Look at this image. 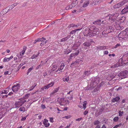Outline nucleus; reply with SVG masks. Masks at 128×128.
Instances as JSON below:
<instances>
[{
	"label": "nucleus",
	"mask_w": 128,
	"mask_h": 128,
	"mask_svg": "<svg viewBox=\"0 0 128 128\" xmlns=\"http://www.w3.org/2000/svg\"><path fill=\"white\" fill-rule=\"evenodd\" d=\"M86 30L84 32V36L92 37L95 36L98 33V29L95 26H92L89 29L88 28L85 29Z\"/></svg>",
	"instance_id": "1"
},
{
	"label": "nucleus",
	"mask_w": 128,
	"mask_h": 128,
	"mask_svg": "<svg viewBox=\"0 0 128 128\" xmlns=\"http://www.w3.org/2000/svg\"><path fill=\"white\" fill-rule=\"evenodd\" d=\"M124 17H122L119 19H118V20H116L115 21V23L116 24L114 26L115 28L117 30H121L122 29V28L120 26L119 24L122 22H123L125 19Z\"/></svg>",
	"instance_id": "2"
},
{
	"label": "nucleus",
	"mask_w": 128,
	"mask_h": 128,
	"mask_svg": "<svg viewBox=\"0 0 128 128\" xmlns=\"http://www.w3.org/2000/svg\"><path fill=\"white\" fill-rule=\"evenodd\" d=\"M26 101L24 98H21L18 101L16 102L14 104V108H18Z\"/></svg>",
	"instance_id": "3"
},
{
	"label": "nucleus",
	"mask_w": 128,
	"mask_h": 128,
	"mask_svg": "<svg viewBox=\"0 0 128 128\" xmlns=\"http://www.w3.org/2000/svg\"><path fill=\"white\" fill-rule=\"evenodd\" d=\"M124 58H123V56L122 58L120 59L119 60L118 62L116 64H114V65L112 66H111V68H115L119 66H124L125 64H124V61L123 60Z\"/></svg>",
	"instance_id": "4"
},
{
	"label": "nucleus",
	"mask_w": 128,
	"mask_h": 128,
	"mask_svg": "<svg viewBox=\"0 0 128 128\" xmlns=\"http://www.w3.org/2000/svg\"><path fill=\"white\" fill-rule=\"evenodd\" d=\"M58 100L60 104L61 105L65 106L68 104L70 102L68 100L64 98H61Z\"/></svg>",
	"instance_id": "5"
},
{
	"label": "nucleus",
	"mask_w": 128,
	"mask_h": 128,
	"mask_svg": "<svg viewBox=\"0 0 128 128\" xmlns=\"http://www.w3.org/2000/svg\"><path fill=\"white\" fill-rule=\"evenodd\" d=\"M127 2H128V0H124L114 5L113 7L114 8H118Z\"/></svg>",
	"instance_id": "6"
},
{
	"label": "nucleus",
	"mask_w": 128,
	"mask_h": 128,
	"mask_svg": "<svg viewBox=\"0 0 128 128\" xmlns=\"http://www.w3.org/2000/svg\"><path fill=\"white\" fill-rule=\"evenodd\" d=\"M118 76L122 78H126L128 76V72L127 70L121 72L118 74Z\"/></svg>",
	"instance_id": "7"
},
{
	"label": "nucleus",
	"mask_w": 128,
	"mask_h": 128,
	"mask_svg": "<svg viewBox=\"0 0 128 128\" xmlns=\"http://www.w3.org/2000/svg\"><path fill=\"white\" fill-rule=\"evenodd\" d=\"M125 32L124 31H122L118 34V39L120 40H122V39H124V38H126L125 34Z\"/></svg>",
	"instance_id": "8"
},
{
	"label": "nucleus",
	"mask_w": 128,
	"mask_h": 128,
	"mask_svg": "<svg viewBox=\"0 0 128 128\" xmlns=\"http://www.w3.org/2000/svg\"><path fill=\"white\" fill-rule=\"evenodd\" d=\"M20 87V84H16L14 85L12 87V90L14 92H16L18 91Z\"/></svg>",
	"instance_id": "9"
},
{
	"label": "nucleus",
	"mask_w": 128,
	"mask_h": 128,
	"mask_svg": "<svg viewBox=\"0 0 128 128\" xmlns=\"http://www.w3.org/2000/svg\"><path fill=\"white\" fill-rule=\"evenodd\" d=\"M79 53V51L77 50L76 52L74 53L71 54L70 55V58H69V60L73 59V58H74L75 56H76Z\"/></svg>",
	"instance_id": "10"
},
{
	"label": "nucleus",
	"mask_w": 128,
	"mask_h": 128,
	"mask_svg": "<svg viewBox=\"0 0 128 128\" xmlns=\"http://www.w3.org/2000/svg\"><path fill=\"white\" fill-rule=\"evenodd\" d=\"M6 108L4 107L0 108V119L2 118L3 115L5 113Z\"/></svg>",
	"instance_id": "11"
},
{
	"label": "nucleus",
	"mask_w": 128,
	"mask_h": 128,
	"mask_svg": "<svg viewBox=\"0 0 128 128\" xmlns=\"http://www.w3.org/2000/svg\"><path fill=\"white\" fill-rule=\"evenodd\" d=\"M117 74L116 73H114L113 74H111L109 75L108 78V79L109 80H110L113 79L116 76Z\"/></svg>",
	"instance_id": "12"
},
{
	"label": "nucleus",
	"mask_w": 128,
	"mask_h": 128,
	"mask_svg": "<svg viewBox=\"0 0 128 128\" xmlns=\"http://www.w3.org/2000/svg\"><path fill=\"white\" fill-rule=\"evenodd\" d=\"M10 89L9 87H8L5 90H2L0 92V94H6L9 92L8 90Z\"/></svg>",
	"instance_id": "13"
},
{
	"label": "nucleus",
	"mask_w": 128,
	"mask_h": 128,
	"mask_svg": "<svg viewBox=\"0 0 128 128\" xmlns=\"http://www.w3.org/2000/svg\"><path fill=\"white\" fill-rule=\"evenodd\" d=\"M123 58H124L126 59L124 60V64H127L128 65V53L124 54L123 56Z\"/></svg>",
	"instance_id": "14"
},
{
	"label": "nucleus",
	"mask_w": 128,
	"mask_h": 128,
	"mask_svg": "<svg viewBox=\"0 0 128 128\" xmlns=\"http://www.w3.org/2000/svg\"><path fill=\"white\" fill-rule=\"evenodd\" d=\"M123 58H124L126 59L124 60V64H127L128 65V53L124 54L123 56Z\"/></svg>",
	"instance_id": "15"
},
{
	"label": "nucleus",
	"mask_w": 128,
	"mask_h": 128,
	"mask_svg": "<svg viewBox=\"0 0 128 128\" xmlns=\"http://www.w3.org/2000/svg\"><path fill=\"white\" fill-rule=\"evenodd\" d=\"M123 58H124L126 59L124 60V64H127L128 65V53L124 54L123 56Z\"/></svg>",
	"instance_id": "16"
},
{
	"label": "nucleus",
	"mask_w": 128,
	"mask_h": 128,
	"mask_svg": "<svg viewBox=\"0 0 128 128\" xmlns=\"http://www.w3.org/2000/svg\"><path fill=\"white\" fill-rule=\"evenodd\" d=\"M123 58H124L126 59L124 60V64H127L128 65V53L124 54L123 56Z\"/></svg>",
	"instance_id": "17"
},
{
	"label": "nucleus",
	"mask_w": 128,
	"mask_h": 128,
	"mask_svg": "<svg viewBox=\"0 0 128 128\" xmlns=\"http://www.w3.org/2000/svg\"><path fill=\"white\" fill-rule=\"evenodd\" d=\"M97 84L95 82H93L92 83H91V85L90 87H89V86H88V87H89L88 88V89H87V90H92L97 85Z\"/></svg>",
	"instance_id": "18"
},
{
	"label": "nucleus",
	"mask_w": 128,
	"mask_h": 128,
	"mask_svg": "<svg viewBox=\"0 0 128 128\" xmlns=\"http://www.w3.org/2000/svg\"><path fill=\"white\" fill-rule=\"evenodd\" d=\"M13 58L12 56H11L10 58H8L6 57H4L3 60L4 62H6L10 61L11 59Z\"/></svg>",
	"instance_id": "19"
},
{
	"label": "nucleus",
	"mask_w": 128,
	"mask_h": 128,
	"mask_svg": "<svg viewBox=\"0 0 128 128\" xmlns=\"http://www.w3.org/2000/svg\"><path fill=\"white\" fill-rule=\"evenodd\" d=\"M90 43L88 42H86L83 44V45L85 46L84 48L85 49H86L88 48L87 47H88L90 45Z\"/></svg>",
	"instance_id": "20"
},
{
	"label": "nucleus",
	"mask_w": 128,
	"mask_h": 128,
	"mask_svg": "<svg viewBox=\"0 0 128 128\" xmlns=\"http://www.w3.org/2000/svg\"><path fill=\"white\" fill-rule=\"evenodd\" d=\"M128 11V6L126 5L125 8H124L121 11V13L124 14L126 13Z\"/></svg>",
	"instance_id": "21"
},
{
	"label": "nucleus",
	"mask_w": 128,
	"mask_h": 128,
	"mask_svg": "<svg viewBox=\"0 0 128 128\" xmlns=\"http://www.w3.org/2000/svg\"><path fill=\"white\" fill-rule=\"evenodd\" d=\"M48 122V120L45 119L43 122V124L46 127L50 125V124Z\"/></svg>",
	"instance_id": "22"
},
{
	"label": "nucleus",
	"mask_w": 128,
	"mask_h": 128,
	"mask_svg": "<svg viewBox=\"0 0 128 128\" xmlns=\"http://www.w3.org/2000/svg\"><path fill=\"white\" fill-rule=\"evenodd\" d=\"M89 0H85L83 4V7L85 8L87 7L89 4Z\"/></svg>",
	"instance_id": "23"
},
{
	"label": "nucleus",
	"mask_w": 128,
	"mask_h": 128,
	"mask_svg": "<svg viewBox=\"0 0 128 128\" xmlns=\"http://www.w3.org/2000/svg\"><path fill=\"white\" fill-rule=\"evenodd\" d=\"M107 17L109 18L110 20H111L113 21V22L114 21L115 22L116 21V19H114V17L112 14L108 16Z\"/></svg>",
	"instance_id": "24"
},
{
	"label": "nucleus",
	"mask_w": 128,
	"mask_h": 128,
	"mask_svg": "<svg viewBox=\"0 0 128 128\" xmlns=\"http://www.w3.org/2000/svg\"><path fill=\"white\" fill-rule=\"evenodd\" d=\"M59 88V87L55 88L54 90L50 93V95L52 96L57 92Z\"/></svg>",
	"instance_id": "25"
},
{
	"label": "nucleus",
	"mask_w": 128,
	"mask_h": 128,
	"mask_svg": "<svg viewBox=\"0 0 128 128\" xmlns=\"http://www.w3.org/2000/svg\"><path fill=\"white\" fill-rule=\"evenodd\" d=\"M120 98L119 96L116 97L115 98H113L112 100V101L113 102H117L118 101L120 100Z\"/></svg>",
	"instance_id": "26"
},
{
	"label": "nucleus",
	"mask_w": 128,
	"mask_h": 128,
	"mask_svg": "<svg viewBox=\"0 0 128 128\" xmlns=\"http://www.w3.org/2000/svg\"><path fill=\"white\" fill-rule=\"evenodd\" d=\"M64 66V63L61 64L60 66L58 68L57 70L56 71V72H58V70L60 71L63 69Z\"/></svg>",
	"instance_id": "27"
},
{
	"label": "nucleus",
	"mask_w": 128,
	"mask_h": 128,
	"mask_svg": "<svg viewBox=\"0 0 128 128\" xmlns=\"http://www.w3.org/2000/svg\"><path fill=\"white\" fill-rule=\"evenodd\" d=\"M26 49V46H24L23 47V49L20 53V55L21 56H23L25 52Z\"/></svg>",
	"instance_id": "28"
},
{
	"label": "nucleus",
	"mask_w": 128,
	"mask_h": 128,
	"mask_svg": "<svg viewBox=\"0 0 128 128\" xmlns=\"http://www.w3.org/2000/svg\"><path fill=\"white\" fill-rule=\"evenodd\" d=\"M74 6L75 5H73L72 4L66 6V9L67 10L69 9H71L72 8L74 7Z\"/></svg>",
	"instance_id": "29"
},
{
	"label": "nucleus",
	"mask_w": 128,
	"mask_h": 128,
	"mask_svg": "<svg viewBox=\"0 0 128 128\" xmlns=\"http://www.w3.org/2000/svg\"><path fill=\"white\" fill-rule=\"evenodd\" d=\"M112 15L114 17V19H116L117 17L119 15V14L117 12H115L112 14Z\"/></svg>",
	"instance_id": "30"
},
{
	"label": "nucleus",
	"mask_w": 128,
	"mask_h": 128,
	"mask_svg": "<svg viewBox=\"0 0 128 128\" xmlns=\"http://www.w3.org/2000/svg\"><path fill=\"white\" fill-rule=\"evenodd\" d=\"M54 82H52L49 83L48 84H47L46 85L48 86V88H49L50 87H52L54 85Z\"/></svg>",
	"instance_id": "31"
},
{
	"label": "nucleus",
	"mask_w": 128,
	"mask_h": 128,
	"mask_svg": "<svg viewBox=\"0 0 128 128\" xmlns=\"http://www.w3.org/2000/svg\"><path fill=\"white\" fill-rule=\"evenodd\" d=\"M97 48L98 49H99L100 50H101L105 49L106 48V47L105 46H98Z\"/></svg>",
	"instance_id": "32"
},
{
	"label": "nucleus",
	"mask_w": 128,
	"mask_h": 128,
	"mask_svg": "<svg viewBox=\"0 0 128 128\" xmlns=\"http://www.w3.org/2000/svg\"><path fill=\"white\" fill-rule=\"evenodd\" d=\"M19 110L21 112H23L26 111L25 108L24 106H21L19 108Z\"/></svg>",
	"instance_id": "33"
},
{
	"label": "nucleus",
	"mask_w": 128,
	"mask_h": 128,
	"mask_svg": "<svg viewBox=\"0 0 128 128\" xmlns=\"http://www.w3.org/2000/svg\"><path fill=\"white\" fill-rule=\"evenodd\" d=\"M45 39L44 38H38L37 40H35V42H34V43H35L36 42H40V41H41V42H44V40H45Z\"/></svg>",
	"instance_id": "34"
},
{
	"label": "nucleus",
	"mask_w": 128,
	"mask_h": 128,
	"mask_svg": "<svg viewBox=\"0 0 128 128\" xmlns=\"http://www.w3.org/2000/svg\"><path fill=\"white\" fill-rule=\"evenodd\" d=\"M36 83H34L33 85L32 86L29 88L28 90L29 91H30L32 90L34 87L36 86Z\"/></svg>",
	"instance_id": "35"
},
{
	"label": "nucleus",
	"mask_w": 128,
	"mask_h": 128,
	"mask_svg": "<svg viewBox=\"0 0 128 128\" xmlns=\"http://www.w3.org/2000/svg\"><path fill=\"white\" fill-rule=\"evenodd\" d=\"M125 32V34H126V38H128V28H126L125 30H124Z\"/></svg>",
	"instance_id": "36"
},
{
	"label": "nucleus",
	"mask_w": 128,
	"mask_h": 128,
	"mask_svg": "<svg viewBox=\"0 0 128 128\" xmlns=\"http://www.w3.org/2000/svg\"><path fill=\"white\" fill-rule=\"evenodd\" d=\"M101 20H96L94 22V24H97L100 25V24Z\"/></svg>",
	"instance_id": "37"
},
{
	"label": "nucleus",
	"mask_w": 128,
	"mask_h": 128,
	"mask_svg": "<svg viewBox=\"0 0 128 128\" xmlns=\"http://www.w3.org/2000/svg\"><path fill=\"white\" fill-rule=\"evenodd\" d=\"M70 38V37H69V36L68 37V36H67L66 38H63L61 40L60 42H64L65 41H66L67 40H68V38Z\"/></svg>",
	"instance_id": "38"
},
{
	"label": "nucleus",
	"mask_w": 128,
	"mask_h": 128,
	"mask_svg": "<svg viewBox=\"0 0 128 128\" xmlns=\"http://www.w3.org/2000/svg\"><path fill=\"white\" fill-rule=\"evenodd\" d=\"M94 2H93L92 5H96L98 4V2H99V0H95Z\"/></svg>",
	"instance_id": "39"
},
{
	"label": "nucleus",
	"mask_w": 128,
	"mask_h": 128,
	"mask_svg": "<svg viewBox=\"0 0 128 128\" xmlns=\"http://www.w3.org/2000/svg\"><path fill=\"white\" fill-rule=\"evenodd\" d=\"M84 73L86 75L88 76L91 74V72L90 71H86Z\"/></svg>",
	"instance_id": "40"
},
{
	"label": "nucleus",
	"mask_w": 128,
	"mask_h": 128,
	"mask_svg": "<svg viewBox=\"0 0 128 128\" xmlns=\"http://www.w3.org/2000/svg\"><path fill=\"white\" fill-rule=\"evenodd\" d=\"M4 10H2L1 12H0V17L2 16H3L4 14L6 13V12H5L4 13H3V12H4Z\"/></svg>",
	"instance_id": "41"
},
{
	"label": "nucleus",
	"mask_w": 128,
	"mask_h": 128,
	"mask_svg": "<svg viewBox=\"0 0 128 128\" xmlns=\"http://www.w3.org/2000/svg\"><path fill=\"white\" fill-rule=\"evenodd\" d=\"M33 66L31 67L28 70V72L27 73V75H28L30 72L33 69Z\"/></svg>",
	"instance_id": "42"
},
{
	"label": "nucleus",
	"mask_w": 128,
	"mask_h": 128,
	"mask_svg": "<svg viewBox=\"0 0 128 128\" xmlns=\"http://www.w3.org/2000/svg\"><path fill=\"white\" fill-rule=\"evenodd\" d=\"M87 102L86 101H84L83 104V108L84 110H85L86 108V105Z\"/></svg>",
	"instance_id": "43"
},
{
	"label": "nucleus",
	"mask_w": 128,
	"mask_h": 128,
	"mask_svg": "<svg viewBox=\"0 0 128 128\" xmlns=\"http://www.w3.org/2000/svg\"><path fill=\"white\" fill-rule=\"evenodd\" d=\"M110 29L109 28H108L106 30H105L104 31V32H105V33L106 34H108L110 32H111L110 31Z\"/></svg>",
	"instance_id": "44"
},
{
	"label": "nucleus",
	"mask_w": 128,
	"mask_h": 128,
	"mask_svg": "<svg viewBox=\"0 0 128 128\" xmlns=\"http://www.w3.org/2000/svg\"><path fill=\"white\" fill-rule=\"evenodd\" d=\"M71 52V50H66L64 52V53L65 54H68Z\"/></svg>",
	"instance_id": "45"
},
{
	"label": "nucleus",
	"mask_w": 128,
	"mask_h": 128,
	"mask_svg": "<svg viewBox=\"0 0 128 128\" xmlns=\"http://www.w3.org/2000/svg\"><path fill=\"white\" fill-rule=\"evenodd\" d=\"M100 123V122L98 120H96L94 122V125H96Z\"/></svg>",
	"instance_id": "46"
},
{
	"label": "nucleus",
	"mask_w": 128,
	"mask_h": 128,
	"mask_svg": "<svg viewBox=\"0 0 128 128\" xmlns=\"http://www.w3.org/2000/svg\"><path fill=\"white\" fill-rule=\"evenodd\" d=\"M39 55V54H34L31 56V58L32 59H33L36 58Z\"/></svg>",
	"instance_id": "47"
},
{
	"label": "nucleus",
	"mask_w": 128,
	"mask_h": 128,
	"mask_svg": "<svg viewBox=\"0 0 128 128\" xmlns=\"http://www.w3.org/2000/svg\"><path fill=\"white\" fill-rule=\"evenodd\" d=\"M72 116L70 115L66 116L62 118H66V119H68L70 118Z\"/></svg>",
	"instance_id": "48"
},
{
	"label": "nucleus",
	"mask_w": 128,
	"mask_h": 128,
	"mask_svg": "<svg viewBox=\"0 0 128 128\" xmlns=\"http://www.w3.org/2000/svg\"><path fill=\"white\" fill-rule=\"evenodd\" d=\"M108 28H109L110 30V31L111 32H113L114 30V28L112 26L108 27Z\"/></svg>",
	"instance_id": "49"
},
{
	"label": "nucleus",
	"mask_w": 128,
	"mask_h": 128,
	"mask_svg": "<svg viewBox=\"0 0 128 128\" xmlns=\"http://www.w3.org/2000/svg\"><path fill=\"white\" fill-rule=\"evenodd\" d=\"M9 7H8L6 9H4L3 10H4L5 11H4V12H3V13H4V12H6V13L8 12V11H9V10H10V9H8V8H9Z\"/></svg>",
	"instance_id": "50"
},
{
	"label": "nucleus",
	"mask_w": 128,
	"mask_h": 128,
	"mask_svg": "<svg viewBox=\"0 0 128 128\" xmlns=\"http://www.w3.org/2000/svg\"><path fill=\"white\" fill-rule=\"evenodd\" d=\"M78 2V0H76L75 1H73L72 4L73 5H74L75 6L77 4Z\"/></svg>",
	"instance_id": "51"
},
{
	"label": "nucleus",
	"mask_w": 128,
	"mask_h": 128,
	"mask_svg": "<svg viewBox=\"0 0 128 128\" xmlns=\"http://www.w3.org/2000/svg\"><path fill=\"white\" fill-rule=\"evenodd\" d=\"M48 88V86H47V85H46V86H45L44 87H43L42 88H41V89L42 90H44L45 89H46Z\"/></svg>",
	"instance_id": "52"
},
{
	"label": "nucleus",
	"mask_w": 128,
	"mask_h": 128,
	"mask_svg": "<svg viewBox=\"0 0 128 128\" xmlns=\"http://www.w3.org/2000/svg\"><path fill=\"white\" fill-rule=\"evenodd\" d=\"M77 10V12H79L81 11V7L79 6L78 7Z\"/></svg>",
	"instance_id": "53"
},
{
	"label": "nucleus",
	"mask_w": 128,
	"mask_h": 128,
	"mask_svg": "<svg viewBox=\"0 0 128 128\" xmlns=\"http://www.w3.org/2000/svg\"><path fill=\"white\" fill-rule=\"evenodd\" d=\"M69 80V78L68 77H65L63 78V81L64 82L66 81L68 82Z\"/></svg>",
	"instance_id": "54"
},
{
	"label": "nucleus",
	"mask_w": 128,
	"mask_h": 128,
	"mask_svg": "<svg viewBox=\"0 0 128 128\" xmlns=\"http://www.w3.org/2000/svg\"><path fill=\"white\" fill-rule=\"evenodd\" d=\"M119 119V118L118 117H114L113 119L114 121L115 122H117Z\"/></svg>",
	"instance_id": "55"
},
{
	"label": "nucleus",
	"mask_w": 128,
	"mask_h": 128,
	"mask_svg": "<svg viewBox=\"0 0 128 128\" xmlns=\"http://www.w3.org/2000/svg\"><path fill=\"white\" fill-rule=\"evenodd\" d=\"M120 44H118L116 45L114 47V48H119L120 46Z\"/></svg>",
	"instance_id": "56"
},
{
	"label": "nucleus",
	"mask_w": 128,
	"mask_h": 128,
	"mask_svg": "<svg viewBox=\"0 0 128 128\" xmlns=\"http://www.w3.org/2000/svg\"><path fill=\"white\" fill-rule=\"evenodd\" d=\"M74 27H75V24H71L69 26V28Z\"/></svg>",
	"instance_id": "57"
},
{
	"label": "nucleus",
	"mask_w": 128,
	"mask_h": 128,
	"mask_svg": "<svg viewBox=\"0 0 128 128\" xmlns=\"http://www.w3.org/2000/svg\"><path fill=\"white\" fill-rule=\"evenodd\" d=\"M123 113V111H120L119 112V116H122Z\"/></svg>",
	"instance_id": "58"
},
{
	"label": "nucleus",
	"mask_w": 128,
	"mask_h": 128,
	"mask_svg": "<svg viewBox=\"0 0 128 128\" xmlns=\"http://www.w3.org/2000/svg\"><path fill=\"white\" fill-rule=\"evenodd\" d=\"M82 28H80L76 29L74 30H73L72 32H76V31H77L78 30H81L82 29Z\"/></svg>",
	"instance_id": "59"
},
{
	"label": "nucleus",
	"mask_w": 128,
	"mask_h": 128,
	"mask_svg": "<svg viewBox=\"0 0 128 128\" xmlns=\"http://www.w3.org/2000/svg\"><path fill=\"white\" fill-rule=\"evenodd\" d=\"M122 125V124L120 123L119 124L116 125L113 128H117L119 126H121Z\"/></svg>",
	"instance_id": "60"
},
{
	"label": "nucleus",
	"mask_w": 128,
	"mask_h": 128,
	"mask_svg": "<svg viewBox=\"0 0 128 128\" xmlns=\"http://www.w3.org/2000/svg\"><path fill=\"white\" fill-rule=\"evenodd\" d=\"M53 119L54 118L52 117L50 118V122H54Z\"/></svg>",
	"instance_id": "61"
},
{
	"label": "nucleus",
	"mask_w": 128,
	"mask_h": 128,
	"mask_svg": "<svg viewBox=\"0 0 128 128\" xmlns=\"http://www.w3.org/2000/svg\"><path fill=\"white\" fill-rule=\"evenodd\" d=\"M44 65V64L43 63H42V65H41V64L39 65L38 66H37L36 68V69H38L39 68H40L41 67V66L42 65Z\"/></svg>",
	"instance_id": "62"
},
{
	"label": "nucleus",
	"mask_w": 128,
	"mask_h": 128,
	"mask_svg": "<svg viewBox=\"0 0 128 128\" xmlns=\"http://www.w3.org/2000/svg\"><path fill=\"white\" fill-rule=\"evenodd\" d=\"M53 66L54 68L52 69V71L55 70H56V68L57 67L56 65H54V66Z\"/></svg>",
	"instance_id": "63"
},
{
	"label": "nucleus",
	"mask_w": 128,
	"mask_h": 128,
	"mask_svg": "<svg viewBox=\"0 0 128 128\" xmlns=\"http://www.w3.org/2000/svg\"><path fill=\"white\" fill-rule=\"evenodd\" d=\"M15 6V5L14 4H12V5L10 6V8L9 9H10V10H12L13 8Z\"/></svg>",
	"instance_id": "64"
}]
</instances>
